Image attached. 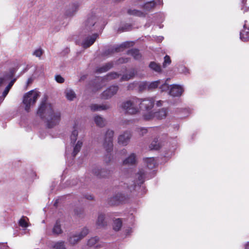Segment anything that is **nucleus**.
I'll return each instance as SVG.
<instances>
[{
  "label": "nucleus",
  "mask_w": 249,
  "mask_h": 249,
  "mask_svg": "<svg viewBox=\"0 0 249 249\" xmlns=\"http://www.w3.org/2000/svg\"><path fill=\"white\" fill-rule=\"evenodd\" d=\"M167 111L166 108H161L158 111L155 112V118L158 119H163L166 117Z\"/></svg>",
  "instance_id": "nucleus-24"
},
{
  "label": "nucleus",
  "mask_w": 249,
  "mask_h": 249,
  "mask_svg": "<svg viewBox=\"0 0 249 249\" xmlns=\"http://www.w3.org/2000/svg\"><path fill=\"white\" fill-rule=\"evenodd\" d=\"M80 240V238L78 236V234H76L71 236L69 238V242L71 244L74 245Z\"/></svg>",
  "instance_id": "nucleus-33"
},
{
  "label": "nucleus",
  "mask_w": 249,
  "mask_h": 249,
  "mask_svg": "<svg viewBox=\"0 0 249 249\" xmlns=\"http://www.w3.org/2000/svg\"><path fill=\"white\" fill-rule=\"evenodd\" d=\"M33 80H34V78L32 77H29L28 79V80H27V81L26 82V87H28L31 84H32V83L33 82Z\"/></svg>",
  "instance_id": "nucleus-51"
},
{
  "label": "nucleus",
  "mask_w": 249,
  "mask_h": 249,
  "mask_svg": "<svg viewBox=\"0 0 249 249\" xmlns=\"http://www.w3.org/2000/svg\"><path fill=\"white\" fill-rule=\"evenodd\" d=\"M137 84L135 83H130L128 86V89H133L136 86Z\"/></svg>",
  "instance_id": "nucleus-52"
},
{
  "label": "nucleus",
  "mask_w": 249,
  "mask_h": 249,
  "mask_svg": "<svg viewBox=\"0 0 249 249\" xmlns=\"http://www.w3.org/2000/svg\"><path fill=\"white\" fill-rule=\"evenodd\" d=\"M108 223V219L105 214L103 213H99L98 214L96 222V225L98 228H104L106 227Z\"/></svg>",
  "instance_id": "nucleus-13"
},
{
  "label": "nucleus",
  "mask_w": 249,
  "mask_h": 249,
  "mask_svg": "<svg viewBox=\"0 0 249 249\" xmlns=\"http://www.w3.org/2000/svg\"><path fill=\"white\" fill-rule=\"evenodd\" d=\"M43 53V50L41 49L36 50L33 53V54L36 57H40Z\"/></svg>",
  "instance_id": "nucleus-45"
},
{
  "label": "nucleus",
  "mask_w": 249,
  "mask_h": 249,
  "mask_svg": "<svg viewBox=\"0 0 249 249\" xmlns=\"http://www.w3.org/2000/svg\"><path fill=\"white\" fill-rule=\"evenodd\" d=\"M171 62V60L170 59L169 56L166 55L164 57V62L163 63V67L164 68L166 67L167 65H169V64H170Z\"/></svg>",
  "instance_id": "nucleus-43"
},
{
  "label": "nucleus",
  "mask_w": 249,
  "mask_h": 249,
  "mask_svg": "<svg viewBox=\"0 0 249 249\" xmlns=\"http://www.w3.org/2000/svg\"><path fill=\"white\" fill-rule=\"evenodd\" d=\"M133 43L132 42H124V43L120 45V48H127L130 46H133Z\"/></svg>",
  "instance_id": "nucleus-47"
},
{
  "label": "nucleus",
  "mask_w": 249,
  "mask_h": 249,
  "mask_svg": "<svg viewBox=\"0 0 249 249\" xmlns=\"http://www.w3.org/2000/svg\"><path fill=\"white\" fill-rule=\"evenodd\" d=\"M149 67L151 69L156 72H160L161 71L160 66L154 62H152L150 63Z\"/></svg>",
  "instance_id": "nucleus-38"
},
{
  "label": "nucleus",
  "mask_w": 249,
  "mask_h": 249,
  "mask_svg": "<svg viewBox=\"0 0 249 249\" xmlns=\"http://www.w3.org/2000/svg\"><path fill=\"white\" fill-rule=\"evenodd\" d=\"M148 84L146 82H142L139 85V88L141 90L144 89L146 88H148Z\"/></svg>",
  "instance_id": "nucleus-50"
},
{
  "label": "nucleus",
  "mask_w": 249,
  "mask_h": 249,
  "mask_svg": "<svg viewBox=\"0 0 249 249\" xmlns=\"http://www.w3.org/2000/svg\"><path fill=\"white\" fill-rule=\"evenodd\" d=\"M81 3L79 1H74L70 3L65 12V15L68 17H73L78 11Z\"/></svg>",
  "instance_id": "nucleus-7"
},
{
  "label": "nucleus",
  "mask_w": 249,
  "mask_h": 249,
  "mask_svg": "<svg viewBox=\"0 0 249 249\" xmlns=\"http://www.w3.org/2000/svg\"><path fill=\"white\" fill-rule=\"evenodd\" d=\"M114 136V131L110 129H108L105 134L103 145L107 152H111L113 149V137Z\"/></svg>",
  "instance_id": "nucleus-6"
},
{
  "label": "nucleus",
  "mask_w": 249,
  "mask_h": 249,
  "mask_svg": "<svg viewBox=\"0 0 249 249\" xmlns=\"http://www.w3.org/2000/svg\"><path fill=\"white\" fill-rule=\"evenodd\" d=\"M122 227V221L120 218H116L113 220L112 224L113 229L115 231H119Z\"/></svg>",
  "instance_id": "nucleus-26"
},
{
  "label": "nucleus",
  "mask_w": 249,
  "mask_h": 249,
  "mask_svg": "<svg viewBox=\"0 0 249 249\" xmlns=\"http://www.w3.org/2000/svg\"><path fill=\"white\" fill-rule=\"evenodd\" d=\"M144 161L148 169H152L156 165V162L153 158H146L144 159Z\"/></svg>",
  "instance_id": "nucleus-31"
},
{
  "label": "nucleus",
  "mask_w": 249,
  "mask_h": 249,
  "mask_svg": "<svg viewBox=\"0 0 249 249\" xmlns=\"http://www.w3.org/2000/svg\"><path fill=\"white\" fill-rule=\"evenodd\" d=\"M19 225L22 228H26L28 227V223L26 221L25 217H22L19 221Z\"/></svg>",
  "instance_id": "nucleus-42"
},
{
  "label": "nucleus",
  "mask_w": 249,
  "mask_h": 249,
  "mask_svg": "<svg viewBox=\"0 0 249 249\" xmlns=\"http://www.w3.org/2000/svg\"><path fill=\"white\" fill-rule=\"evenodd\" d=\"M53 232L54 234H59L62 233V231L59 221H57L55 223L53 230Z\"/></svg>",
  "instance_id": "nucleus-32"
},
{
  "label": "nucleus",
  "mask_w": 249,
  "mask_h": 249,
  "mask_svg": "<svg viewBox=\"0 0 249 249\" xmlns=\"http://www.w3.org/2000/svg\"><path fill=\"white\" fill-rule=\"evenodd\" d=\"M70 152V151H69V149L67 148V149H66V153H67V154H68Z\"/></svg>",
  "instance_id": "nucleus-55"
},
{
  "label": "nucleus",
  "mask_w": 249,
  "mask_h": 249,
  "mask_svg": "<svg viewBox=\"0 0 249 249\" xmlns=\"http://www.w3.org/2000/svg\"><path fill=\"white\" fill-rule=\"evenodd\" d=\"M80 130V128L79 127L78 123L76 121L74 122L70 135L71 143L73 147V150L71 153L73 157H74L79 152L83 145L84 135L80 136L79 140L77 141Z\"/></svg>",
  "instance_id": "nucleus-3"
},
{
  "label": "nucleus",
  "mask_w": 249,
  "mask_h": 249,
  "mask_svg": "<svg viewBox=\"0 0 249 249\" xmlns=\"http://www.w3.org/2000/svg\"><path fill=\"white\" fill-rule=\"evenodd\" d=\"M92 173L99 178H105L109 175V171L106 169L96 166L92 168Z\"/></svg>",
  "instance_id": "nucleus-14"
},
{
  "label": "nucleus",
  "mask_w": 249,
  "mask_h": 249,
  "mask_svg": "<svg viewBox=\"0 0 249 249\" xmlns=\"http://www.w3.org/2000/svg\"><path fill=\"white\" fill-rule=\"evenodd\" d=\"M90 109L93 111H102L108 109L110 108L109 105L92 104L90 106Z\"/></svg>",
  "instance_id": "nucleus-17"
},
{
  "label": "nucleus",
  "mask_w": 249,
  "mask_h": 249,
  "mask_svg": "<svg viewBox=\"0 0 249 249\" xmlns=\"http://www.w3.org/2000/svg\"><path fill=\"white\" fill-rule=\"evenodd\" d=\"M136 74V71L134 70H131L128 74H126L122 75L121 77L120 81H128L131 78H133Z\"/></svg>",
  "instance_id": "nucleus-28"
},
{
  "label": "nucleus",
  "mask_w": 249,
  "mask_h": 249,
  "mask_svg": "<svg viewBox=\"0 0 249 249\" xmlns=\"http://www.w3.org/2000/svg\"><path fill=\"white\" fill-rule=\"evenodd\" d=\"M55 79L59 83H63L64 82V79L60 75H57L55 76Z\"/></svg>",
  "instance_id": "nucleus-49"
},
{
  "label": "nucleus",
  "mask_w": 249,
  "mask_h": 249,
  "mask_svg": "<svg viewBox=\"0 0 249 249\" xmlns=\"http://www.w3.org/2000/svg\"><path fill=\"white\" fill-rule=\"evenodd\" d=\"M89 230L87 228L85 227L83 228L80 232L77 234L80 239H82L83 238L85 237L89 233Z\"/></svg>",
  "instance_id": "nucleus-40"
},
{
  "label": "nucleus",
  "mask_w": 249,
  "mask_h": 249,
  "mask_svg": "<svg viewBox=\"0 0 249 249\" xmlns=\"http://www.w3.org/2000/svg\"><path fill=\"white\" fill-rule=\"evenodd\" d=\"M155 99L153 98L140 99L139 107L142 110L149 111L154 106Z\"/></svg>",
  "instance_id": "nucleus-8"
},
{
  "label": "nucleus",
  "mask_w": 249,
  "mask_h": 249,
  "mask_svg": "<svg viewBox=\"0 0 249 249\" xmlns=\"http://www.w3.org/2000/svg\"><path fill=\"white\" fill-rule=\"evenodd\" d=\"M160 85L161 86L160 87V89L162 91H165L167 89H170V87L165 82L164 83L161 82Z\"/></svg>",
  "instance_id": "nucleus-46"
},
{
  "label": "nucleus",
  "mask_w": 249,
  "mask_h": 249,
  "mask_svg": "<svg viewBox=\"0 0 249 249\" xmlns=\"http://www.w3.org/2000/svg\"><path fill=\"white\" fill-rule=\"evenodd\" d=\"M15 80V79H14L11 81L9 84L7 85V86L5 88L4 91L2 93V95L0 96V103H1L4 100L5 97L8 94L10 89L13 85Z\"/></svg>",
  "instance_id": "nucleus-23"
},
{
  "label": "nucleus",
  "mask_w": 249,
  "mask_h": 249,
  "mask_svg": "<svg viewBox=\"0 0 249 249\" xmlns=\"http://www.w3.org/2000/svg\"><path fill=\"white\" fill-rule=\"evenodd\" d=\"M15 73V70H12L8 73L4 75L2 77H0V86L10 80L14 76Z\"/></svg>",
  "instance_id": "nucleus-19"
},
{
  "label": "nucleus",
  "mask_w": 249,
  "mask_h": 249,
  "mask_svg": "<svg viewBox=\"0 0 249 249\" xmlns=\"http://www.w3.org/2000/svg\"><path fill=\"white\" fill-rule=\"evenodd\" d=\"M128 54L133 56L135 59H139L141 57L139 51L136 49H132L129 50L128 52Z\"/></svg>",
  "instance_id": "nucleus-34"
},
{
  "label": "nucleus",
  "mask_w": 249,
  "mask_h": 249,
  "mask_svg": "<svg viewBox=\"0 0 249 249\" xmlns=\"http://www.w3.org/2000/svg\"><path fill=\"white\" fill-rule=\"evenodd\" d=\"M94 121L99 127H103L105 126L106 124V120L100 115H96L94 117Z\"/></svg>",
  "instance_id": "nucleus-22"
},
{
  "label": "nucleus",
  "mask_w": 249,
  "mask_h": 249,
  "mask_svg": "<svg viewBox=\"0 0 249 249\" xmlns=\"http://www.w3.org/2000/svg\"><path fill=\"white\" fill-rule=\"evenodd\" d=\"M143 118L145 120H150L154 118H155V112H148L147 113L143 114Z\"/></svg>",
  "instance_id": "nucleus-41"
},
{
  "label": "nucleus",
  "mask_w": 249,
  "mask_h": 249,
  "mask_svg": "<svg viewBox=\"0 0 249 249\" xmlns=\"http://www.w3.org/2000/svg\"><path fill=\"white\" fill-rule=\"evenodd\" d=\"M120 74L117 72H110L107 75L106 78L107 80H110L118 78Z\"/></svg>",
  "instance_id": "nucleus-39"
},
{
  "label": "nucleus",
  "mask_w": 249,
  "mask_h": 249,
  "mask_svg": "<svg viewBox=\"0 0 249 249\" xmlns=\"http://www.w3.org/2000/svg\"><path fill=\"white\" fill-rule=\"evenodd\" d=\"M120 51H121V50L120 49H118L116 48L115 50V51H116V52Z\"/></svg>",
  "instance_id": "nucleus-57"
},
{
  "label": "nucleus",
  "mask_w": 249,
  "mask_h": 249,
  "mask_svg": "<svg viewBox=\"0 0 249 249\" xmlns=\"http://www.w3.org/2000/svg\"><path fill=\"white\" fill-rule=\"evenodd\" d=\"M98 36L96 33L86 36L82 42L81 46L85 49L89 48L94 43Z\"/></svg>",
  "instance_id": "nucleus-10"
},
{
  "label": "nucleus",
  "mask_w": 249,
  "mask_h": 249,
  "mask_svg": "<svg viewBox=\"0 0 249 249\" xmlns=\"http://www.w3.org/2000/svg\"><path fill=\"white\" fill-rule=\"evenodd\" d=\"M66 97L68 100L72 101L76 97L74 91L70 89H67L65 91Z\"/></svg>",
  "instance_id": "nucleus-27"
},
{
  "label": "nucleus",
  "mask_w": 249,
  "mask_h": 249,
  "mask_svg": "<svg viewBox=\"0 0 249 249\" xmlns=\"http://www.w3.org/2000/svg\"><path fill=\"white\" fill-rule=\"evenodd\" d=\"M128 61V60L127 58H120L119 59V63H126Z\"/></svg>",
  "instance_id": "nucleus-53"
},
{
  "label": "nucleus",
  "mask_w": 249,
  "mask_h": 249,
  "mask_svg": "<svg viewBox=\"0 0 249 249\" xmlns=\"http://www.w3.org/2000/svg\"><path fill=\"white\" fill-rule=\"evenodd\" d=\"M136 162V155L131 154L126 159L123 161V164L125 165H132Z\"/></svg>",
  "instance_id": "nucleus-21"
},
{
  "label": "nucleus",
  "mask_w": 249,
  "mask_h": 249,
  "mask_svg": "<svg viewBox=\"0 0 249 249\" xmlns=\"http://www.w3.org/2000/svg\"><path fill=\"white\" fill-rule=\"evenodd\" d=\"M99 240V238L98 236H95L90 238L87 242V245L89 247H93L94 246Z\"/></svg>",
  "instance_id": "nucleus-35"
},
{
  "label": "nucleus",
  "mask_w": 249,
  "mask_h": 249,
  "mask_svg": "<svg viewBox=\"0 0 249 249\" xmlns=\"http://www.w3.org/2000/svg\"><path fill=\"white\" fill-rule=\"evenodd\" d=\"M37 114L40 117L45 119L49 128H53L58 125L61 120V112L53 108L51 104L47 103L45 98L42 101Z\"/></svg>",
  "instance_id": "nucleus-1"
},
{
  "label": "nucleus",
  "mask_w": 249,
  "mask_h": 249,
  "mask_svg": "<svg viewBox=\"0 0 249 249\" xmlns=\"http://www.w3.org/2000/svg\"><path fill=\"white\" fill-rule=\"evenodd\" d=\"M39 96V92L36 90H30L24 94L23 103L27 111H29L30 108L34 106Z\"/></svg>",
  "instance_id": "nucleus-4"
},
{
  "label": "nucleus",
  "mask_w": 249,
  "mask_h": 249,
  "mask_svg": "<svg viewBox=\"0 0 249 249\" xmlns=\"http://www.w3.org/2000/svg\"><path fill=\"white\" fill-rule=\"evenodd\" d=\"M113 64L112 62H109L104 66L98 68L97 71L99 73L106 72L111 69L113 67Z\"/></svg>",
  "instance_id": "nucleus-30"
},
{
  "label": "nucleus",
  "mask_w": 249,
  "mask_h": 249,
  "mask_svg": "<svg viewBox=\"0 0 249 249\" xmlns=\"http://www.w3.org/2000/svg\"><path fill=\"white\" fill-rule=\"evenodd\" d=\"M132 123V121L131 120L126 119L123 120L121 123V125L124 126H126L127 125H130Z\"/></svg>",
  "instance_id": "nucleus-48"
},
{
  "label": "nucleus",
  "mask_w": 249,
  "mask_h": 249,
  "mask_svg": "<svg viewBox=\"0 0 249 249\" xmlns=\"http://www.w3.org/2000/svg\"><path fill=\"white\" fill-rule=\"evenodd\" d=\"M161 145L160 143L158 142V140L155 139L152 141L150 145V148L151 149H154V150H158L160 149Z\"/></svg>",
  "instance_id": "nucleus-36"
},
{
  "label": "nucleus",
  "mask_w": 249,
  "mask_h": 249,
  "mask_svg": "<svg viewBox=\"0 0 249 249\" xmlns=\"http://www.w3.org/2000/svg\"><path fill=\"white\" fill-rule=\"evenodd\" d=\"M161 83V81L160 80H157L154 82H152L148 85V89H154L157 88L159 85H160Z\"/></svg>",
  "instance_id": "nucleus-37"
},
{
  "label": "nucleus",
  "mask_w": 249,
  "mask_h": 249,
  "mask_svg": "<svg viewBox=\"0 0 249 249\" xmlns=\"http://www.w3.org/2000/svg\"><path fill=\"white\" fill-rule=\"evenodd\" d=\"M162 101H158L157 102V103H156L157 106H158V107L161 106L162 105Z\"/></svg>",
  "instance_id": "nucleus-54"
},
{
  "label": "nucleus",
  "mask_w": 249,
  "mask_h": 249,
  "mask_svg": "<svg viewBox=\"0 0 249 249\" xmlns=\"http://www.w3.org/2000/svg\"><path fill=\"white\" fill-rule=\"evenodd\" d=\"M51 248L53 249H66L64 241L53 242L51 244Z\"/></svg>",
  "instance_id": "nucleus-25"
},
{
  "label": "nucleus",
  "mask_w": 249,
  "mask_h": 249,
  "mask_svg": "<svg viewBox=\"0 0 249 249\" xmlns=\"http://www.w3.org/2000/svg\"><path fill=\"white\" fill-rule=\"evenodd\" d=\"M244 29L240 32V37L243 41L249 40V28L246 27V23L243 26Z\"/></svg>",
  "instance_id": "nucleus-18"
},
{
  "label": "nucleus",
  "mask_w": 249,
  "mask_h": 249,
  "mask_svg": "<svg viewBox=\"0 0 249 249\" xmlns=\"http://www.w3.org/2000/svg\"><path fill=\"white\" fill-rule=\"evenodd\" d=\"M131 133L129 131H126L120 134L118 138V142L123 145H126L131 138Z\"/></svg>",
  "instance_id": "nucleus-12"
},
{
  "label": "nucleus",
  "mask_w": 249,
  "mask_h": 249,
  "mask_svg": "<svg viewBox=\"0 0 249 249\" xmlns=\"http://www.w3.org/2000/svg\"><path fill=\"white\" fill-rule=\"evenodd\" d=\"M140 99L132 98L130 100L124 101L122 105V108L128 114H135L139 111Z\"/></svg>",
  "instance_id": "nucleus-5"
},
{
  "label": "nucleus",
  "mask_w": 249,
  "mask_h": 249,
  "mask_svg": "<svg viewBox=\"0 0 249 249\" xmlns=\"http://www.w3.org/2000/svg\"><path fill=\"white\" fill-rule=\"evenodd\" d=\"M128 13L130 15L139 17H144L145 16V14L144 12L136 9H129L128 11Z\"/></svg>",
  "instance_id": "nucleus-29"
},
{
  "label": "nucleus",
  "mask_w": 249,
  "mask_h": 249,
  "mask_svg": "<svg viewBox=\"0 0 249 249\" xmlns=\"http://www.w3.org/2000/svg\"><path fill=\"white\" fill-rule=\"evenodd\" d=\"M124 199V196L122 193H117L110 197L109 203L111 205H116Z\"/></svg>",
  "instance_id": "nucleus-15"
},
{
  "label": "nucleus",
  "mask_w": 249,
  "mask_h": 249,
  "mask_svg": "<svg viewBox=\"0 0 249 249\" xmlns=\"http://www.w3.org/2000/svg\"><path fill=\"white\" fill-rule=\"evenodd\" d=\"M161 3V0H154L145 3L142 6V8L146 11H150L154 9L156 5Z\"/></svg>",
  "instance_id": "nucleus-16"
},
{
  "label": "nucleus",
  "mask_w": 249,
  "mask_h": 249,
  "mask_svg": "<svg viewBox=\"0 0 249 249\" xmlns=\"http://www.w3.org/2000/svg\"><path fill=\"white\" fill-rule=\"evenodd\" d=\"M147 171H145L143 169H141L139 170L137 176L138 178V180L137 181V183L139 185L142 184L145 178H148L147 177L145 173H147Z\"/></svg>",
  "instance_id": "nucleus-20"
},
{
  "label": "nucleus",
  "mask_w": 249,
  "mask_h": 249,
  "mask_svg": "<svg viewBox=\"0 0 249 249\" xmlns=\"http://www.w3.org/2000/svg\"><path fill=\"white\" fill-rule=\"evenodd\" d=\"M88 198L89 199H93V197L91 196H89V197H88Z\"/></svg>",
  "instance_id": "nucleus-56"
},
{
  "label": "nucleus",
  "mask_w": 249,
  "mask_h": 249,
  "mask_svg": "<svg viewBox=\"0 0 249 249\" xmlns=\"http://www.w3.org/2000/svg\"><path fill=\"white\" fill-rule=\"evenodd\" d=\"M184 91L182 86L177 84H173L170 86L169 94L174 97L181 96Z\"/></svg>",
  "instance_id": "nucleus-11"
},
{
  "label": "nucleus",
  "mask_w": 249,
  "mask_h": 249,
  "mask_svg": "<svg viewBox=\"0 0 249 249\" xmlns=\"http://www.w3.org/2000/svg\"><path fill=\"white\" fill-rule=\"evenodd\" d=\"M119 89L118 86H112L105 90L101 94V97L104 99H108L115 95Z\"/></svg>",
  "instance_id": "nucleus-9"
},
{
  "label": "nucleus",
  "mask_w": 249,
  "mask_h": 249,
  "mask_svg": "<svg viewBox=\"0 0 249 249\" xmlns=\"http://www.w3.org/2000/svg\"><path fill=\"white\" fill-rule=\"evenodd\" d=\"M103 27L101 18L98 17L95 13L91 12L83 22L81 30L83 33H87L100 31Z\"/></svg>",
  "instance_id": "nucleus-2"
},
{
  "label": "nucleus",
  "mask_w": 249,
  "mask_h": 249,
  "mask_svg": "<svg viewBox=\"0 0 249 249\" xmlns=\"http://www.w3.org/2000/svg\"><path fill=\"white\" fill-rule=\"evenodd\" d=\"M136 131L141 136L143 135L144 134H146L147 132V129L144 127L138 128Z\"/></svg>",
  "instance_id": "nucleus-44"
}]
</instances>
